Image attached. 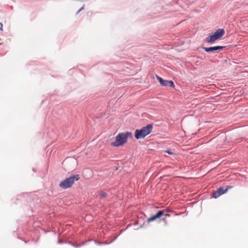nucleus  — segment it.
<instances>
[{"mask_svg":"<svg viewBox=\"0 0 248 248\" xmlns=\"http://www.w3.org/2000/svg\"><path fill=\"white\" fill-rule=\"evenodd\" d=\"M132 138L131 132L120 133L116 136L115 141L111 142L110 145L113 147L121 146L126 143L128 138L132 139Z\"/></svg>","mask_w":248,"mask_h":248,"instance_id":"nucleus-1","label":"nucleus"},{"mask_svg":"<svg viewBox=\"0 0 248 248\" xmlns=\"http://www.w3.org/2000/svg\"><path fill=\"white\" fill-rule=\"evenodd\" d=\"M153 125L149 124L140 129H136L135 131V137L137 140L143 139L149 135L152 131Z\"/></svg>","mask_w":248,"mask_h":248,"instance_id":"nucleus-2","label":"nucleus"},{"mask_svg":"<svg viewBox=\"0 0 248 248\" xmlns=\"http://www.w3.org/2000/svg\"><path fill=\"white\" fill-rule=\"evenodd\" d=\"M79 179V175L78 174L71 176L62 181L59 184V186L63 189L71 187L74 184L75 181L78 180Z\"/></svg>","mask_w":248,"mask_h":248,"instance_id":"nucleus-3","label":"nucleus"},{"mask_svg":"<svg viewBox=\"0 0 248 248\" xmlns=\"http://www.w3.org/2000/svg\"><path fill=\"white\" fill-rule=\"evenodd\" d=\"M224 33L225 31L223 29H219L217 30L216 32L208 36L206 38V41L209 43L214 42L221 38L224 35Z\"/></svg>","mask_w":248,"mask_h":248,"instance_id":"nucleus-4","label":"nucleus"},{"mask_svg":"<svg viewBox=\"0 0 248 248\" xmlns=\"http://www.w3.org/2000/svg\"><path fill=\"white\" fill-rule=\"evenodd\" d=\"M228 187H220L216 191L212 193V196L215 198H217L221 195L225 193L228 190Z\"/></svg>","mask_w":248,"mask_h":248,"instance_id":"nucleus-5","label":"nucleus"},{"mask_svg":"<svg viewBox=\"0 0 248 248\" xmlns=\"http://www.w3.org/2000/svg\"><path fill=\"white\" fill-rule=\"evenodd\" d=\"M164 215V211H159L155 215L152 216L150 218H148L147 220L148 222L153 221L156 220L157 218H160L161 216Z\"/></svg>","mask_w":248,"mask_h":248,"instance_id":"nucleus-6","label":"nucleus"},{"mask_svg":"<svg viewBox=\"0 0 248 248\" xmlns=\"http://www.w3.org/2000/svg\"><path fill=\"white\" fill-rule=\"evenodd\" d=\"M224 47V46H216L214 47H203V49L207 52H214L218 50L222 49Z\"/></svg>","mask_w":248,"mask_h":248,"instance_id":"nucleus-7","label":"nucleus"},{"mask_svg":"<svg viewBox=\"0 0 248 248\" xmlns=\"http://www.w3.org/2000/svg\"><path fill=\"white\" fill-rule=\"evenodd\" d=\"M156 78L162 86H166L168 85V80H163L161 78L156 76Z\"/></svg>","mask_w":248,"mask_h":248,"instance_id":"nucleus-8","label":"nucleus"},{"mask_svg":"<svg viewBox=\"0 0 248 248\" xmlns=\"http://www.w3.org/2000/svg\"><path fill=\"white\" fill-rule=\"evenodd\" d=\"M108 195L107 193L104 191H101L99 192V196L100 199L106 198Z\"/></svg>","mask_w":248,"mask_h":248,"instance_id":"nucleus-9","label":"nucleus"},{"mask_svg":"<svg viewBox=\"0 0 248 248\" xmlns=\"http://www.w3.org/2000/svg\"><path fill=\"white\" fill-rule=\"evenodd\" d=\"M168 85L170 86V87H174V83L173 82L171 81V80H168Z\"/></svg>","mask_w":248,"mask_h":248,"instance_id":"nucleus-10","label":"nucleus"},{"mask_svg":"<svg viewBox=\"0 0 248 248\" xmlns=\"http://www.w3.org/2000/svg\"><path fill=\"white\" fill-rule=\"evenodd\" d=\"M166 152L168 153L169 154H172V152L170 151V150H167L166 151Z\"/></svg>","mask_w":248,"mask_h":248,"instance_id":"nucleus-11","label":"nucleus"},{"mask_svg":"<svg viewBox=\"0 0 248 248\" xmlns=\"http://www.w3.org/2000/svg\"><path fill=\"white\" fill-rule=\"evenodd\" d=\"M83 9H84V7L83 6L77 12V14H78L81 10H82Z\"/></svg>","mask_w":248,"mask_h":248,"instance_id":"nucleus-12","label":"nucleus"},{"mask_svg":"<svg viewBox=\"0 0 248 248\" xmlns=\"http://www.w3.org/2000/svg\"><path fill=\"white\" fill-rule=\"evenodd\" d=\"M165 217H169V216H170V215H169V214H166V215H165Z\"/></svg>","mask_w":248,"mask_h":248,"instance_id":"nucleus-13","label":"nucleus"},{"mask_svg":"<svg viewBox=\"0 0 248 248\" xmlns=\"http://www.w3.org/2000/svg\"><path fill=\"white\" fill-rule=\"evenodd\" d=\"M0 25H1V28H0V30H2V24L1 23H0Z\"/></svg>","mask_w":248,"mask_h":248,"instance_id":"nucleus-14","label":"nucleus"}]
</instances>
